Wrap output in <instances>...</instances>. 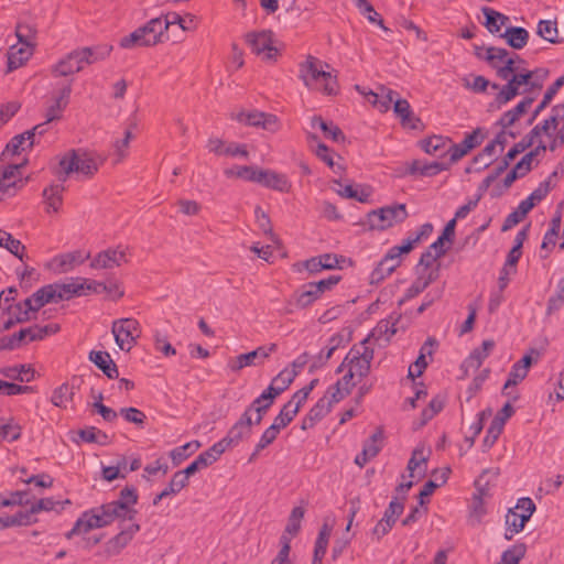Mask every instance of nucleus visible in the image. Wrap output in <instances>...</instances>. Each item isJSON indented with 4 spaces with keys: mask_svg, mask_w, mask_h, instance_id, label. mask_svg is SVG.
Segmentation results:
<instances>
[{
    "mask_svg": "<svg viewBox=\"0 0 564 564\" xmlns=\"http://www.w3.org/2000/svg\"><path fill=\"white\" fill-rule=\"evenodd\" d=\"M138 498V491L134 487H124L120 491L118 500L104 503L83 512L67 536L87 533L93 529L107 527L115 520L133 521L138 513L134 509Z\"/></svg>",
    "mask_w": 564,
    "mask_h": 564,
    "instance_id": "1",
    "label": "nucleus"
},
{
    "mask_svg": "<svg viewBox=\"0 0 564 564\" xmlns=\"http://www.w3.org/2000/svg\"><path fill=\"white\" fill-rule=\"evenodd\" d=\"M329 67L328 64L323 63L314 56H308L304 63L300 65V78L304 85L311 89L322 90L325 95H337L339 87L337 75L323 69Z\"/></svg>",
    "mask_w": 564,
    "mask_h": 564,
    "instance_id": "2",
    "label": "nucleus"
},
{
    "mask_svg": "<svg viewBox=\"0 0 564 564\" xmlns=\"http://www.w3.org/2000/svg\"><path fill=\"white\" fill-rule=\"evenodd\" d=\"M109 46L83 47L75 50L56 63L53 67L55 76H68L84 69L85 65L105 59L110 54Z\"/></svg>",
    "mask_w": 564,
    "mask_h": 564,
    "instance_id": "3",
    "label": "nucleus"
},
{
    "mask_svg": "<svg viewBox=\"0 0 564 564\" xmlns=\"http://www.w3.org/2000/svg\"><path fill=\"white\" fill-rule=\"evenodd\" d=\"M505 80L507 83L501 87L496 83L491 84V88L498 90L491 107L499 109L516 96L527 93L535 87H540V84L533 80V72L531 70H527L524 73L519 72Z\"/></svg>",
    "mask_w": 564,
    "mask_h": 564,
    "instance_id": "4",
    "label": "nucleus"
},
{
    "mask_svg": "<svg viewBox=\"0 0 564 564\" xmlns=\"http://www.w3.org/2000/svg\"><path fill=\"white\" fill-rule=\"evenodd\" d=\"M531 133L534 135L545 134L550 139L547 148L551 151L564 145V101L555 105L550 116L542 122L538 123ZM538 148L546 149V145H539Z\"/></svg>",
    "mask_w": 564,
    "mask_h": 564,
    "instance_id": "5",
    "label": "nucleus"
},
{
    "mask_svg": "<svg viewBox=\"0 0 564 564\" xmlns=\"http://www.w3.org/2000/svg\"><path fill=\"white\" fill-rule=\"evenodd\" d=\"M484 52L482 55L480 51H477V55L484 57L496 69L500 79H508L511 75L519 73L516 62L520 61V57L516 53L495 46L488 47Z\"/></svg>",
    "mask_w": 564,
    "mask_h": 564,
    "instance_id": "6",
    "label": "nucleus"
},
{
    "mask_svg": "<svg viewBox=\"0 0 564 564\" xmlns=\"http://www.w3.org/2000/svg\"><path fill=\"white\" fill-rule=\"evenodd\" d=\"M408 216L405 204H394L369 212L367 221L371 229L382 231L403 223Z\"/></svg>",
    "mask_w": 564,
    "mask_h": 564,
    "instance_id": "7",
    "label": "nucleus"
},
{
    "mask_svg": "<svg viewBox=\"0 0 564 564\" xmlns=\"http://www.w3.org/2000/svg\"><path fill=\"white\" fill-rule=\"evenodd\" d=\"M98 166L99 163L91 154L72 151L70 154L63 156L59 161V169L65 174L63 177H59V180L61 182H65L66 176L70 173L90 177L98 171Z\"/></svg>",
    "mask_w": 564,
    "mask_h": 564,
    "instance_id": "8",
    "label": "nucleus"
},
{
    "mask_svg": "<svg viewBox=\"0 0 564 564\" xmlns=\"http://www.w3.org/2000/svg\"><path fill=\"white\" fill-rule=\"evenodd\" d=\"M109 291L102 282L89 280L82 276L69 278L67 282L57 283V295L61 301H68L73 297L85 296L90 293L100 294Z\"/></svg>",
    "mask_w": 564,
    "mask_h": 564,
    "instance_id": "9",
    "label": "nucleus"
},
{
    "mask_svg": "<svg viewBox=\"0 0 564 564\" xmlns=\"http://www.w3.org/2000/svg\"><path fill=\"white\" fill-rule=\"evenodd\" d=\"M245 42L251 52L265 62H275L280 55L274 45V34L271 30L251 31L245 35Z\"/></svg>",
    "mask_w": 564,
    "mask_h": 564,
    "instance_id": "10",
    "label": "nucleus"
},
{
    "mask_svg": "<svg viewBox=\"0 0 564 564\" xmlns=\"http://www.w3.org/2000/svg\"><path fill=\"white\" fill-rule=\"evenodd\" d=\"M368 338L364 339L360 346H354L344 358V366L359 379L365 378L370 372L371 361L375 356L372 348L366 346Z\"/></svg>",
    "mask_w": 564,
    "mask_h": 564,
    "instance_id": "11",
    "label": "nucleus"
},
{
    "mask_svg": "<svg viewBox=\"0 0 564 564\" xmlns=\"http://www.w3.org/2000/svg\"><path fill=\"white\" fill-rule=\"evenodd\" d=\"M111 332L121 350L130 351L141 335L140 324L134 318H120L112 323Z\"/></svg>",
    "mask_w": 564,
    "mask_h": 564,
    "instance_id": "12",
    "label": "nucleus"
},
{
    "mask_svg": "<svg viewBox=\"0 0 564 564\" xmlns=\"http://www.w3.org/2000/svg\"><path fill=\"white\" fill-rule=\"evenodd\" d=\"M25 164L14 163L0 167V200L12 197L24 186L21 177V167Z\"/></svg>",
    "mask_w": 564,
    "mask_h": 564,
    "instance_id": "13",
    "label": "nucleus"
},
{
    "mask_svg": "<svg viewBox=\"0 0 564 564\" xmlns=\"http://www.w3.org/2000/svg\"><path fill=\"white\" fill-rule=\"evenodd\" d=\"M276 344L260 346L250 352L241 354L235 358H231L228 361V367L231 371L238 372L245 367L261 365L267 358L270 357L272 352L276 351Z\"/></svg>",
    "mask_w": 564,
    "mask_h": 564,
    "instance_id": "14",
    "label": "nucleus"
},
{
    "mask_svg": "<svg viewBox=\"0 0 564 564\" xmlns=\"http://www.w3.org/2000/svg\"><path fill=\"white\" fill-rule=\"evenodd\" d=\"M405 253L399 246H393L380 260L378 265L370 274V283L378 284L389 276L400 264L401 256Z\"/></svg>",
    "mask_w": 564,
    "mask_h": 564,
    "instance_id": "15",
    "label": "nucleus"
},
{
    "mask_svg": "<svg viewBox=\"0 0 564 564\" xmlns=\"http://www.w3.org/2000/svg\"><path fill=\"white\" fill-rule=\"evenodd\" d=\"M421 148L426 153L438 156L448 153L449 162H456L458 160V144L441 135H434L422 140Z\"/></svg>",
    "mask_w": 564,
    "mask_h": 564,
    "instance_id": "16",
    "label": "nucleus"
},
{
    "mask_svg": "<svg viewBox=\"0 0 564 564\" xmlns=\"http://www.w3.org/2000/svg\"><path fill=\"white\" fill-rule=\"evenodd\" d=\"M236 120L247 126L262 128L270 132L279 130V120L275 115L267 113L259 110H252L249 112L240 111L236 116Z\"/></svg>",
    "mask_w": 564,
    "mask_h": 564,
    "instance_id": "17",
    "label": "nucleus"
},
{
    "mask_svg": "<svg viewBox=\"0 0 564 564\" xmlns=\"http://www.w3.org/2000/svg\"><path fill=\"white\" fill-rule=\"evenodd\" d=\"M59 330L57 324H48L45 326L33 325L30 327L21 328L18 333H14V337L19 347L28 345L32 341L42 340L51 334H55Z\"/></svg>",
    "mask_w": 564,
    "mask_h": 564,
    "instance_id": "18",
    "label": "nucleus"
},
{
    "mask_svg": "<svg viewBox=\"0 0 564 564\" xmlns=\"http://www.w3.org/2000/svg\"><path fill=\"white\" fill-rule=\"evenodd\" d=\"M252 433L250 417L241 414L239 420L230 427L227 435L221 438V443L226 448L237 446L241 441L249 438Z\"/></svg>",
    "mask_w": 564,
    "mask_h": 564,
    "instance_id": "19",
    "label": "nucleus"
},
{
    "mask_svg": "<svg viewBox=\"0 0 564 564\" xmlns=\"http://www.w3.org/2000/svg\"><path fill=\"white\" fill-rule=\"evenodd\" d=\"M126 250L118 248H109L99 252L90 262L93 269H112L126 263Z\"/></svg>",
    "mask_w": 564,
    "mask_h": 564,
    "instance_id": "20",
    "label": "nucleus"
},
{
    "mask_svg": "<svg viewBox=\"0 0 564 564\" xmlns=\"http://www.w3.org/2000/svg\"><path fill=\"white\" fill-rule=\"evenodd\" d=\"M89 256L80 250L58 254L52 259L50 268L56 273H66L84 263Z\"/></svg>",
    "mask_w": 564,
    "mask_h": 564,
    "instance_id": "21",
    "label": "nucleus"
},
{
    "mask_svg": "<svg viewBox=\"0 0 564 564\" xmlns=\"http://www.w3.org/2000/svg\"><path fill=\"white\" fill-rule=\"evenodd\" d=\"M533 98L525 97L519 101L512 109L506 111L499 119L498 123L501 126L502 131L512 138H516V132L508 131L509 128L513 127L514 123L520 119L522 115L531 107Z\"/></svg>",
    "mask_w": 564,
    "mask_h": 564,
    "instance_id": "22",
    "label": "nucleus"
},
{
    "mask_svg": "<svg viewBox=\"0 0 564 564\" xmlns=\"http://www.w3.org/2000/svg\"><path fill=\"white\" fill-rule=\"evenodd\" d=\"M257 178L259 180H257L256 183L274 191L288 193L291 188V184L284 174H280L271 170L259 169V172H257Z\"/></svg>",
    "mask_w": 564,
    "mask_h": 564,
    "instance_id": "23",
    "label": "nucleus"
},
{
    "mask_svg": "<svg viewBox=\"0 0 564 564\" xmlns=\"http://www.w3.org/2000/svg\"><path fill=\"white\" fill-rule=\"evenodd\" d=\"M458 220V209L455 212L454 217L446 224L443 229L442 235L434 241L427 250H431L433 253H437V257H442L445 254L447 249L451 247L454 236H455V227Z\"/></svg>",
    "mask_w": 564,
    "mask_h": 564,
    "instance_id": "24",
    "label": "nucleus"
},
{
    "mask_svg": "<svg viewBox=\"0 0 564 564\" xmlns=\"http://www.w3.org/2000/svg\"><path fill=\"white\" fill-rule=\"evenodd\" d=\"M207 149L209 152L215 153L216 155H226V156H248V151L245 144H238L235 142L226 144L219 138H210L207 142Z\"/></svg>",
    "mask_w": 564,
    "mask_h": 564,
    "instance_id": "25",
    "label": "nucleus"
},
{
    "mask_svg": "<svg viewBox=\"0 0 564 564\" xmlns=\"http://www.w3.org/2000/svg\"><path fill=\"white\" fill-rule=\"evenodd\" d=\"M393 111L400 118L401 126L405 129L419 130L422 128V121L416 118L405 99L397 98L393 104Z\"/></svg>",
    "mask_w": 564,
    "mask_h": 564,
    "instance_id": "26",
    "label": "nucleus"
},
{
    "mask_svg": "<svg viewBox=\"0 0 564 564\" xmlns=\"http://www.w3.org/2000/svg\"><path fill=\"white\" fill-rule=\"evenodd\" d=\"M139 531L140 525L135 522H132L126 529H122L117 535L108 541V552L111 554H119Z\"/></svg>",
    "mask_w": 564,
    "mask_h": 564,
    "instance_id": "27",
    "label": "nucleus"
},
{
    "mask_svg": "<svg viewBox=\"0 0 564 564\" xmlns=\"http://www.w3.org/2000/svg\"><path fill=\"white\" fill-rule=\"evenodd\" d=\"M70 94L72 86L70 84H68L64 86L59 90V93L53 97L52 105H50L46 109L45 117L47 118V122H52L53 120L59 119L62 117V112L69 104Z\"/></svg>",
    "mask_w": 564,
    "mask_h": 564,
    "instance_id": "28",
    "label": "nucleus"
},
{
    "mask_svg": "<svg viewBox=\"0 0 564 564\" xmlns=\"http://www.w3.org/2000/svg\"><path fill=\"white\" fill-rule=\"evenodd\" d=\"M506 132L501 131L492 141H490L475 158V163L478 164L477 169L487 167L494 162L496 156L497 147L500 148V151L503 150V144L506 142Z\"/></svg>",
    "mask_w": 564,
    "mask_h": 564,
    "instance_id": "29",
    "label": "nucleus"
},
{
    "mask_svg": "<svg viewBox=\"0 0 564 564\" xmlns=\"http://www.w3.org/2000/svg\"><path fill=\"white\" fill-rule=\"evenodd\" d=\"M89 360L94 362L109 379L118 378V367L107 351L91 350L89 352Z\"/></svg>",
    "mask_w": 564,
    "mask_h": 564,
    "instance_id": "30",
    "label": "nucleus"
},
{
    "mask_svg": "<svg viewBox=\"0 0 564 564\" xmlns=\"http://www.w3.org/2000/svg\"><path fill=\"white\" fill-rule=\"evenodd\" d=\"M141 32L144 34V43L147 45H155L162 42V35L167 30V23H163V19H151L145 25L141 26Z\"/></svg>",
    "mask_w": 564,
    "mask_h": 564,
    "instance_id": "31",
    "label": "nucleus"
},
{
    "mask_svg": "<svg viewBox=\"0 0 564 564\" xmlns=\"http://www.w3.org/2000/svg\"><path fill=\"white\" fill-rule=\"evenodd\" d=\"M367 96L368 101L377 107L379 111L387 112L390 109L391 104H394L398 94L390 88L380 86L377 93L369 91Z\"/></svg>",
    "mask_w": 564,
    "mask_h": 564,
    "instance_id": "32",
    "label": "nucleus"
},
{
    "mask_svg": "<svg viewBox=\"0 0 564 564\" xmlns=\"http://www.w3.org/2000/svg\"><path fill=\"white\" fill-rule=\"evenodd\" d=\"M65 187L63 182L59 184H52L43 191V199L46 205L47 213H57L63 204V193Z\"/></svg>",
    "mask_w": 564,
    "mask_h": 564,
    "instance_id": "33",
    "label": "nucleus"
},
{
    "mask_svg": "<svg viewBox=\"0 0 564 564\" xmlns=\"http://www.w3.org/2000/svg\"><path fill=\"white\" fill-rule=\"evenodd\" d=\"M527 522V516H521L520 512L512 508L509 509L505 519V539L511 540L524 529Z\"/></svg>",
    "mask_w": 564,
    "mask_h": 564,
    "instance_id": "34",
    "label": "nucleus"
},
{
    "mask_svg": "<svg viewBox=\"0 0 564 564\" xmlns=\"http://www.w3.org/2000/svg\"><path fill=\"white\" fill-rule=\"evenodd\" d=\"M494 347L495 343L492 340H484L480 347L475 348L464 361L466 372L469 369L477 370L489 356Z\"/></svg>",
    "mask_w": 564,
    "mask_h": 564,
    "instance_id": "35",
    "label": "nucleus"
},
{
    "mask_svg": "<svg viewBox=\"0 0 564 564\" xmlns=\"http://www.w3.org/2000/svg\"><path fill=\"white\" fill-rule=\"evenodd\" d=\"M46 303L44 302L43 295L37 290L32 296L25 299L22 303L18 304V322H26L30 319V312H37Z\"/></svg>",
    "mask_w": 564,
    "mask_h": 564,
    "instance_id": "36",
    "label": "nucleus"
},
{
    "mask_svg": "<svg viewBox=\"0 0 564 564\" xmlns=\"http://www.w3.org/2000/svg\"><path fill=\"white\" fill-rule=\"evenodd\" d=\"M34 46L11 45L8 52V69L14 70L19 68L32 55Z\"/></svg>",
    "mask_w": 564,
    "mask_h": 564,
    "instance_id": "37",
    "label": "nucleus"
},
{
    "mask_svg": "<svg viewBox=\"0 0 564 564\" xmlns=\"http://www.w3.org/2000/svg\"><path fill=\"white\" fill-rule=\"evenodd\" d=\"M497 480V474L492 470H484L481 475L475 480L474 496L489 499L491 497V488Z\"/></svg>",
    "mask_w": 564,
    "mask_h": 564,
    "instance_id": "38",
    "label": "nucleus"
},
{
    "mask_svg": "<svg viewBox=\"0 0 564 564\" xmlns=\"http://www.w3.org/2000/svg\"><path fill=\"white\" fill-rule=\"evenodd\" d=\"M550 191V181H543L525 199L519 203V206L528 214L536 204L547 196Z\"/></svg>",
    "mask_w": 564,
    "mask_h": 564,
    "instance_id": "39",
    "label": "nucleus"
},
{
    "mask_svg": "<svg viewBox=\"0 0 564 564\" xmlns=\"http://www.w3.org/2000/svg\"><path fill=\"white\" fill-rule=\"evenodd\" d=\"M507 40L508 45L514 50L523 48L529 40V32L521 26H508L501 34Z\"/></svg>",
    "mask_w": 564,
    "mask_h": 564,
    "instance_id": "40",
    "label": "nucleus"
},
{
    "mask_svg": "<svg viewBox=\"0 0 564 564\" xmlns=\"http://www.w3.org/2000/svg\"><path fill=\"white\" fill-rule=\"evenodd\" d=\"M37 522L35 517H32L30 510L18 511L12 516L0 517V528L7 529L11 527H28Z\"/></svg>",
    "mask_w": 564,
    "mask_h": 564,
    "instance_id": "41",
    "label": "nucleus"
},
{
    "mask_svg": "<svg viewBox=\"0 0 564 564\" xmlns=\"http://www.w3.org/2000/svg\"><path fill=\"white\" fill-rule=\"evenodd\" d=\"M486 500L487 499L481 498L480 496L473 495L471 501L467 508V522L470 525H477L481 522L487 512L485 507Z\"/></svg>",
    "mask_w": 564,
    "mask_h": 564,
    "instance_id": "42",
    "label": "nucleus"
},
{
    "mask_svg": "<svg viewBox=\"0 0 564 564\" xmlns=\"http://www.w3.org/2000/svg\"><path fill=\"white\" fill-rule=\"evenodd\" d=\"M311 124L313 128L318 127L326 138L335 142H343L345 140V135L338 126L324 121L319 116L312 117Z\"/></svg>",
    "mask_w": 564,
    "mask_h": 564,
    "instance_id": "43",
    "label": "nucleus"
},
{
    "mask_svg": "<svg viewBox=\"0 0 564 564\" xmlns=\"http://www.w3.org/2000/svg\"><path fill=\"white\" fill-rule=\"evenodd\" d=\"M433 232V225L431 223L423 224L420 229L413 234H411L402 245H400V250H403L405 253H409L417 243L422 240L427 239Z\"/></svg>",
    "mask_w": 564,
    "mask_h": 564,
    "instance_id": "44",
    "label": "nucleus"
},
{
    "mask_svg": "<svg viewBox=\"0 0 564 564\" xmlns=\"http://www.w3.org/2000/svg\"><path fill=\"white\" fill-rule=\"evenodd\" d=\"M486 18L485 25L490 33L500 32L501 28L509 21V18L491 8H482Z\"/></svg>",
    "mask_w": 564,
    "mask_h": 564,
    "instance_id": "45",
    "label": "nucleus"
},
{
    "mask_svg": "<svg viewBox=\"0 0 564 564\" xmlns=\"http://www.w3.org/2000/svg\"><path fill=\"white\" fill-rule=\"evenodd\" d=\"M431 449L425 447L424 445L420 444L417 445L413 453L411 458L408 462V470L410 471V476L413 477V473L421 467V465H424L423 473L426 470V463L430 457Z\"/></svg>",
    "mask_w": 564,
    "mask_h": 564,
    "instance_id": "46",
    "label": "nucleus"
},
{
    "mask_svg": "<svg viewBox=\"0 0 564 564\" xmlns=\"http://www.w3.org/2000/svg\"><path fill=\"white\" fill-rule=\"evenodd\" d=\"M74 394V387L65 382L53 391L51 402L57 408L65 409L73 401Z\"/></svg>",
    "mask_w": 564,
    "mask_h": 564,
    "instance_id": "47",
    "label": "nucleus"
},
{
    "mask_svg": "<svg viewBox=\"0 0 564 564\" xmlns=\"http://www.w3.org/2000/svg\"><path fill=\"white\" fill-rule=\"evenodd\" d=\"M226 449V446L221 443V441H219L207 451L200 453L196 459L203 468H206L218 460V458L225 453Z\"/></svg>",
    "mask_w": 564,
    "mask_h": 564,
    "instance_id": "48",
    "label": "nucleus"
},
{
    "mask_svg": "<svg viewBox=\"0 0 564 564\" xmlns=\"http://www.w3.org/2000/svg\"><path fill=\"white\" fill-rule=\"evenodd\" d=\"M319 297L318 292L314 288L311 289L310 283H306L294 294V303L297 307L305 308Z\"/></svg>",
    "mask_w": 564,
    "mask_h": 564,
    "instance_id": "49",
    "label": "nucleus"
},
{
    "mask_svg": "<svg viewBox=\"0 0 564 564\" xmlns=\"http://www.w3.org/2000/svg\"><path fill=\"white\" fill-rule=\"evenodd\" d=\"M18 42L25 46H35L36 29L30 23L20 22L15 26Z\"/></svg>",
    "mask_w": 564,
    "mask_h": 564,
    "instance_id": "50",
    "label": "nucleus"
},
{
    "mask_svg": "<svg viewBox=\"0 0 564 564\" xmlns=\"http://www.w3.org/2000/svg\"><path fill=\"white\" fill-rule=\"evenodd\" d=\"M527 546L524 543H516L502 552L500 561L497 564H519L524 557Z\"/></svg>",
    "mask_w": 564,
    "mask_h": 564,
    "instance_id": "51",
    "label": "nucleus"
},
{
    "mask_svg": "<svg viewBox=\"0 0 564 564\" xmlns=\"http://www.w3.org/2000/svg\"><path fill=\"white\" fill-rule=\"evenodd\" d=\"M30 141L29 137L25 132L14 135L10 142L7 144L4 151L2 152V158L6 160L9 155H18L22 151L26 149H31L32 147H26V143Z\"/></svg>",
    "mask_w": 564,
    "mask_h": 564,
    "instance_id": "52",
    "label": "nucleus"
},
{
    "mask_svg": "<svg viewBox=\"0 0 564 564\" xmlns=\"http://www.w3.org/2000/svg\"><path fill=\"white\" fill-rule=\"evenodd\" d=\"M280 430L271 424L261 435L258 444L254 447L253 453L251 454L249 462H252L261 451L267 448L269 445H271L280 434Z\"/></svg>",
    "mask_w": 564,
    "mask_h": 564,
    "instance_id": "53",
    "label": "nucleus"
},
{
    "mask_svg": "<svg viewBox=\"0 0 564 564\" xmlns=\"http://www.w3.org/2000/svg\"><path fill=\"white\" fill-rule=\"evenodd\" d=\"M257 172H259L258 167L245 165V166H235L231 169H226L224 173L227 177H238V178H242L245 181L256 183L258 180Z\"/></svg>",
    "mask_w": 564,
    "mask_h": 564,
    "instance_id": "54",
    "label": "nucleus"
},
{
    "mask_svg": "<svg viewBox=\"0 0 564 564\" xmlns=\"http://www.w3.org/2000/svg\"><path fill=\"white\" fill-rule=\"evenodd\" d=\"M200 447V443L198 441H192L183 446H178L171 451L170 456L174 465H180L184 459H186L193 452Z\"/></svg>",
    "mask_w": 564,
    "mask_h": 564,
    "instance_id": "55",
    "label": "nucleus"
},
{
    "mask_svg": "<svg viewBox=\"0 0 564 564\" xmlns=\"http://www.w3.org/2000/svg\"><path fill=\"white\" fill-rule=\"evenodd\" d=\"M270 408L271 406L265 403H257V399H254L242 414H247L250 417L252 427L253 425H259L262 422Z\"/></svg>",
    "mask_w": 564,
    "mask_h": 564,
    "instance_id": "56",
    "label": "nucleus"
},
{
    "mask_svg": "<svg viewBox=\"0 0 564 564\" xmlns=\"http://www.w3.org/2000/svg\"><path fill=\"white\" fill-rule=\"evenodd\" d=\"M536 33L543 40L550 43H557V26L556 22L552 20H540L536 28Z\"/></svg>",
    "mask_w": 564,
    "mask_h": 564,
    "instance_id": "57",
    "label": "nucleus"
},
{
    "mask_svg": "<svg viewBox=\"0 0 564 564\" xmlns=\"http://www.w3.org/2000/svg\"><path fill=\"white\" fill-rule=\"evenodd\" d=\"M297 413L299 412L293 408V403L286 402L280 413L274 417L272 424L281 431L293 421Z\"/></svg>",
    "mask_w": 564,
    "mask_h": 564,
    "instance_id": "58",
    "label": "nucleus"
},
{
    "mask_svg": "<svg viewBox=\"0 0 564 564\" xmlns=\"http://www.w3.org/2000/svg\"><path fill=\"white\" fill-rule=\"evenodd\" d=\"M334 184L337 185V188H334L335 192L344 197V198H352L360 203H366L369 199L370 193L369 192H362V196H358V189L355 188L352 185H343L340 181H334Z\"/></svg>",
    "mask_w": 564,
    "mask_h": 564,
    "instance_id": "59",
    "label": "nucleus"
},
{
    "mask_svg": "<svg viewBox=\"0 0 564 564\" xmlns=\"http://www.w3.org/2000/svg\"><path fill=\"white\" fill-rule=\"evenodd\" d=\"M383 440V432L378 429L365 443L362 451L368 454V457L375 458L381 451Z\"/></svg>",
    "mask_w": 564,
    "mask_h": 564,
    "instance_id": "60",
    "label": "nucleus"
},
{
    "mask_svg": "<svg viewBox=\"0 0 564 564\" xmlns=\"http://www.w3.org/2000/svg\"><path fill=\"white\" fill-rule=\"evenodd\" d=\"M304 514L305 510L303 507H294L292 509L285 527V531L290 533L291 536H295L300 532L301 521L304 518Z\"/></svg>",
    "mask_w": 564,
    "mask_h": 564,
    "instance_id": "61",
    "label": "nucleus"
},
{
    "mask_svg": "<svg viewBox=\"0 0 564 564\" xmlns=\"http://www.w3.org/2000/svg\"><path fill=\"white\" fill-rule=\"evenodd\" d=\"M332 410V402H328V395L321 398L308 411V414L317 422L325 417Z\"/></svg>",
    "mask_w": 564,
    "mask_h": 564,
    "instance_id": "62",
    "label": "nucleus"
},
{
    "mask_svg": "<svg viewBox=\"0 0 564 564\" xmlns=\"http://www.w3.org/2000/svg\"><path fill=\"white\" fill-rule=\"evenodd\" d=\"M484 139L482 133L479 129L467 134L460 142V158L467 154L471 149L476 148L481 143Z\"/></svg>",
    "mask_w": 564,
    "mask_h": 564,
    "instance_id": "63",
    "label": "nucleus"
},
{
    "mask_svg": "<svg viewBox=\"0 0 564 564\" xmlns=\"http://www.w3.org/2000/svg\"><path fill=\"white\" fill-rule=\"evenodd\" d=\"M120 414L127 422L133 423L141 427L144 425V422L147 420V415L141 410L132 406L122 408L120 410Z\"/></svg>",
    "mask_w": 564,
    "mask_h": 564,
    "instance_id": "64",
    "label": "nucleus"
}]
</instances>
